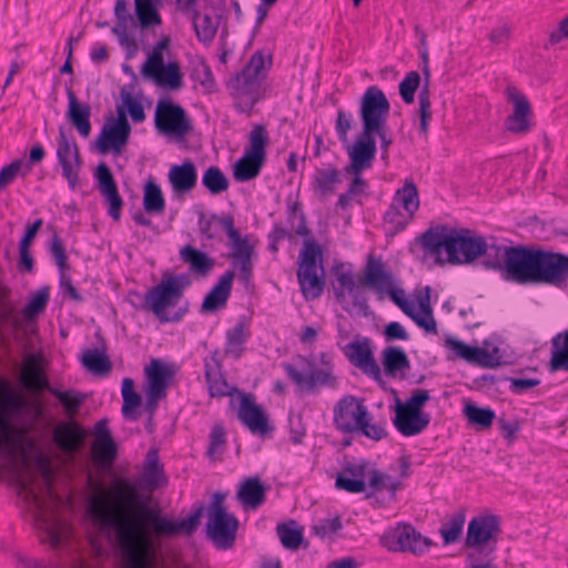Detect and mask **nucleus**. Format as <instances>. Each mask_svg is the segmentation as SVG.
Returning <instances> with one entry per match:
<instances>
[{"instance_id":"nucleus-27","label":"nucleus","mask_w":568,"mask_h":568,"mask_svg":"<svg viewBox=\"0 0 568 568\" xmlns=\"http://www.w3.org/2000/svg\"><path fill=\"white\" fill-rule=\"evenodd\" d=\"M128 6L129 2L126 0H116L114 7L116 23L112 28V32L118 36L120 44L125 47L126 57L132 58L139 51V43L134 36L128 33V26L131 23L132 27L140 28V23L138 21V14L135 13V17H133Z\"/></svg>"},{"instance_id":"nucleus-34","label":"nucleus","mask_w":568,"mask_h":568,"mask_svg":"<svg viewBox=\"0 0 568 568\" xmlns=\"http://www.w3.org/2000/svg\"><path fill=\"white\" fill-rule=\"evenodd\" d=\"M168 179L175 195H184L191 192L197 183L195 163L191 159H185L181 164H173Z\"/></svg>"},{"instance_id":"nucleus-42","label":"nucleus","mask_w":568,"mask_h":568,"mask_svg":"<svg viewBox=\"0 0 568 568\" xmlns=\"http://www.w3.org/2000/svg\"><path fill=\"white\" fill-rule=\"evenodd\" d=\"M101 345L98 348H87L82 353L81 363L91 373L104 376L112 371V362L106 354V343L101 333L95 334Z\"/></svg>"},{"instance_id":"nucleus-46","label":"nucleus","mask_w":568,"mask_h":568,"mask_svg":"<svg viewBox=\"0 0 568 568\" xmlns=\"http://www.w3.org/2000/svg\"><path fill=\"white\" fill-rule=\"evenodd\" d=\"M430 287H425V295L418 297L419 313L415 311L409 312L410 317L418 327L423 328L428 334H437V324L433 316V308L430 306Z\"/></svg>"},{"instance_id":"nucleus-62","label":"nucleus","mask_w":568,"mask_h":568,"mask_svg":"<svg viewBox=\"0 0 568 568\" xmlns=\"http://www.w3.org/2000/svg\"><path fill=\"white\" fill-rule=\"evenodd\" d=\"M48 229L53 231V235L50 240L49 252L51 257L59 270V275L69 273L71 264L63 241L60 239L54 227L49 225Z\"/></svg>"},{"instance_id":"nucleus-54","label":"nucleus","mask_w":568,"mask_h":568,"mask_svg":"<svg viewBox=\"0 0 568 568\" xmlns=\"http://www.w3.org/2000/svg\"><path fill=\"white\" fill-rule=\"evenodd\" d=\"M118 454V446L112 439L93 440L92 443V459L95 466L101 469H109L112 467Z\"/></svg>"},{"instance_id":"nucleus-18","label":"nucleus","mask_w":568,"mask_h":568,"mask_svg":"<svg viewBox=\"0 0 568 568\" xmlns=\"http://www.w3.org/2000/svg\"><path fill=\"white\" fill-rule=\"evenodd\" d=\"M241 423L254 435L262 438H272L275 427L270 422L265 409L256 403L252 393L240 392V406L237 412Z\"/></svg>"},{"instance_id":"nucleus-52","label":"nucleus","mask_w":568,"mask_h":568,"mask_svg":"<svg viewBox=\"0 0 568 568\" xmlns=\"http://www.w3.org/2000/svg\"><path fill=\"white\" fill-rule=\"evenodd\" d=\"M416 115L418 119V134L427 140L429 125L433 119L430 88H427V83H423L418 93V109L416 111Z\"/></svg>"},{"instance_id":"nucleus-33","label":"nucleus","mask_w":568,"mask_h":568,"mask_svg":"<svg viewBox=\"0 0 568 568\" xmlns=\"http://www.w3.org/2000/svg\"><path fill=\"white\" fill-rule=\"evenodd\" d=\"M141 74L144 79H149L158 87L166 90L178 91L184 85L181 65L176 60L169 61L155 69L141 70Z\"/></svg>"},{"instance_id":"nucleus-58","label":"nucleus","mask_w":568,"mask_h":568,"mask_svg":"<svg viewBox=\"0 0 568 568\" xmlns=\"http://www.w3.org/2000/svg\"><path fill=\"white\" fill-rule=\"evenodd\" d=\"M392 202L409 213V216H414L419 209L417 185L413 181H406L404 186L396 191Z\"/></svg>"},{"instance_id":"nucleus-7","label":"nucleus","mask_w":568,"mask_h":568,"mask_svg":"<svg viewBox=\"0 0 568 568\" xmlns=\"http://www.w3.org/2000/svg\"><path fill=\"white\" fill-rule=\"evenodd\" d=\"M131 294L143 300L140 306L133 304L135 308L151 312L161 323H180L190 312V303L185 301L180 305L183 297L162 274L160 282L143 296L136 291Z\"/></svg>"},{"instance_id":"nucleus-53","label":"nucleus","mask_w":568,"mask_h":568,"mask_svg":"<svg viewBox=\"0 0 568 568\" xmlns=\"http://www.w3.org/2000/svg\"><path fill=\"white\" fill-rule=\"evenodd\" d=\"M50 300V286L44 285L39 288L28 301L21 311L23 322L33 323L42 314Z\"/></svg>"},{"instance_id":"nucleus-60","label":"nucleus","mask_w":568,"mask_h":568,"mask_svg":"<svg viewBox=\"0 0 568 568\" xmlns=\"http://www.w3.org/2000/svg\"><path fill=\"white\" fill-rule=\"evenodd\" d=\"M276 531L283 547L286 549L296 550L304 540L303 529L296 525L295 520L278 524Z\"/></svg>"},{"instance_id":"nucleus-15","label":"nucleus","mask_w":568,"mask_h":568,"mask_svg":"<svg viewBox=\"0 0 568 568\" xmlns=\"http://www.w3.org/2000/svg\"><path fill=\"white\" fill-rule=\"evenodd\" d=\"M390 103L384 91L377 85L368 87L359 101V118L363 130L377 132L387 124Z\"/></svg>"},{"instance_id":"nucleus-28","label":"nucleus","mask_w":568,"mask_h":568,"mask_svg":"<svg viewBox=\"0 0 568 568\" xmlns=\"http://www.w3.org/2000/svg\"><path fill=\"white\" fill-rule=\"evenodd\" d=\"M343 353L354 366L368 373L375 381L383 383L381 369L374 358L371 341L368 338H364L362 342L353 341L346 344L343 347Z\"/></svg>"},{"instance_id":"nucleus-17","label":"nucleus","mask_w":568,"mask_h":568,"mask_svg":"<svg viewBox=\"0 0 568 568\" xmlns=\"http://www.w3.org/2000/svg\"><path fill=\"white\" fill-rule=\"evenodd\" d=\"M116 110L118 118L110 116L95 140V149L100 154L112 152L119 155L129 142L131 125L123 115L122 109Z\"/></svg>"},{"instance_id":"nucleus-20","label":"nucleus","mask_w":568,"mask_h":568,"mask_svg":"<svg viewBox=\"0 0 568 568\" xmlns=\"http://www.w3.org/2000/svg\"><path fill=\"white\" fill-rule=\"evenodd\" d=\"M368 409L363 399L353 395L344 396L334 406V424L342 433H356L357 426L367 416Z\"/></svg>"},{"instance_id":"nucleus-39","label":"nucleus","mask_w":568,"mask_h":568,"mask_svg":"<svg viewBox=\"0 0 568 568\" xmlns=\"http://www.w3.org/2000/svg\"><path fill=\"white\" fill-rule=\"evenodd\" d=\"M179 255L181 261L187 264L190 271L197 277H206L215 266L214 257L191 244L182 246Z\"/></svg>"},{"instance_id":"nucleus-24","label":"nucleus","mask_w":568,"mask_h":568,"mask_svg":"<svg viewBox=\"0 0 568 568\" xmlns=\"http://www.w3.org/2000/svg\"><path fill=\"white\" fill-rule=\"evenodd\" d=\"M20 433L22 435L21 448L14 450V453L8 454L4 449L0 452V455H3L10 460H14L19 455L23 460L27 459L28 453H36L34 457V466L40 473V475L48 481H50L53 477V470L51 466L50 458L44 455L36 445L34 440L31 438H26L21 430H13L12 433L0 432V444L4 445L10 442V438L13 434Z\"/></svg>"},{"instance_id":"nucleus-36","label":"nucleus","mask_w":568,"mask_h":568,"mask_svg":"<svg viewBox=\"0 0 568 568\" xmlns=\"http://www.w3.org/2000/svg\"><path fill=\"white\" fill-rule=\"evenodd\" d=\"M252 336L251 323L246 316H241L236 324L225 333L224 354L240 359L245 352V344Z\"/></svg>"},{"instance_id":"nucleus-47","label":"nucleus","mask_w":568,"mask_h":568,"mask_svg":"<svg viewBox=\"0 0 568 568\" xmlns=\"http://www.w3.org/2000/svg\"><path fill=\"white\" fill-rule=\"evenodd\" d=\"M143 209L151 215H159L165 211L162 189L152 176L148 179L143 187Z\"/></svg>"},{"instance_id":"nucleus-10","label":"nucleus","mask_w":568,"mask_h":568,"mask_svg":"<svg viewBox=\"0 0 568 568\" xmlns=\"http://www.w3.org/2000/svg\"><path fill=\"white\" fill-rule=\"evenodd\" d=\"M381 545L392 552H409L422 557L433 546L429 537L422 535L410 523H398L384 531L379 539Z\"/></svg>"},{"instance_id":"nucleus-21","label":"nucleus","mask_w":568,"mask_h":568,"mask_svg":"<svg viewBox=\"0 0 568 568\" xmlns=\"http://www.w3.org/2000/svg\"><path fill=\"white\" fill-rule=\"evenodd\" d=\"M93 178L97 189L105 199L108 214L113 221H120L124 203L110 166L105 162H100L94 170Z\"/></svg>"},{"instance_id":"nucleus-16","label":"nucleus","mask_w":568,"mask_h":568,"mask_svg":"<svg viewBox=\"0 0 568 568\" xmlns=\"http://www.w3.org/2000/svg\"><path fill=\"white\" fill-rule=\"evenodd\" d=\"M57 144V158L62 169V175L68 181L70 189L75 190L80 182L79 172L83 162L71 130L60 125Z\"/></svg>"},{"instance_id":"nucleus-41","label":"nucleus","mask_w":568,"mask_h":568,"mask_svg":"<svg viewBox=\"0 0 568 568\" xmlns=\"http://www.w3.org/2000/svg\"><path fill=\"white\" fill-rule=\"evenodd\" d=\"M144 374L146 377V388L166 395V388L170 381L175 375L172 366L165 364L160 358H152L150 364L145 366Z\"/></svg>"},{"instance_id":"nucleus-57","label":"nucleus","mask_w":568,"mask_h":568,"mask_svg":"<svg viewBox=\"0 0 568 568\" xmlns=\"http://www.w3.org/2000/svg\"><path fill=\"white\" fill-rule=\"evenodd\" d=\"M298 258L300 265L297 270L320 268V271H323V248L315 239L304 240Z\"/></svg>"},{"instance_id":"nucleus-55","label":"nucleus","mask_w":568,"mask_h":568,"mask_svg":"<svg viewBox=\"0 0 568 568\" xmlns=\"http://www.w3.org/2000/svg\"><path fill=\"white\" fill-rule=\"evenodd\" d=\"M270 134L264 124H254L248 135V145L245 149L247 154L266 161Z\"/></svg>"},{"instance_id":"nucleus-59","label":"nucleus","mask_w":568,"mask_h":568,"mask_svg":"<svg viewBox=\"0 0 568 568\" xmlns=\"http://www.w3.org/2000/svg\"><path fill=\"white\" fill-rule=\"evenodd\" d=\"M332 273L337 282V285L333 284L335 298L338 302H343L345 300V292H353L354 286L357 284L355 281V275L351 270H345L343 263L334 265Z\"/></svg>"},{"instance_id":"nucleus-5","label":"nucleus","mask_w":568,"mask_h":568,"mask_svg":"<svg viewBox=\"0 0 568 568\" xmlns=\"http://www.w3.org/2000/svg\"><path fill=\"white\" fill-rule=\"evenodd\" d=\"M300 361L306 365L307 373L303 374L291 363L281 364L286 376L296 385L302 394H318L322 388L335 389L338 386L337 376L334 374V355L329 352L318 354L320 366L306 356H300Z\"/></svg>"},{"instance_id":"nucleus-23","label":"nucleus","mask_w":568,"mask_h":568,"mask_svg":"<svg viewBox=\"0 0 568 568\" xmlns=\"http://www.w3.org/2000/svg\"><path fill=\"white\" fill-rule=\"evenodd\" d=\"M371 132L362 129L353 144L348 141L347 144L343 145L349 158V163L344 168H349L351 171H366L373 166L377 153V144L376 139L372 136Z\"/></svg>"},{"instance_id":"nucleus-31","label":"nucleus","mask_w":568,"mask_h":568,"mask_svg":"<svg viewBox=\"0 0 568 568\" xmlns=\"http://www.w3.org/2000/svg\"><path fill=\"white\" fill-rule=\"evenodd\" d=\"M234 277L235 272L233 270H227L220 276L219 281L204 296L201 313L212 314L226 306L232 293Z\"/></svg>"},{"instance_id":"nucleus-3","label":"nucleus","mask_w":568,"mask_h":568,"mask_svg":"<svg viewBox=\"0 0 568 568\" xmlns=\"http://www.w3.org/2000/svg\"><path fill=\"white\" fill-rule=\"evenodd\" d=\"M85 515L119 554L122 568H141L140 555L135 545L138 521L126 517L120 524L113 516L106 515L93 506L88 507Z\"/></svg>"},{"instance_id":"nucleus-1","label":"nucleus","mask_w":568,"mask_h":568,"mask_svg":"<svg viewBox=\"0 0 568 568\" xmlns=\"http://www.w3.org/2000/svg\"><path fill=\"white\" fill-rule=\"evenodd\" d=\"M419 242L429 254L439 256L446 252L447 261L453 265L470 264L487 251L485 237L474 235L469 229L447 224L429 227L420 235Z\"/></svg>"},{"instance_id":"nucleus-22","label":"nucleus","mask_w":568,"mask_h":568,"mask_svg":"<svg viewBox=\"0 0 568 568\" xmlns=\"http://www.w3.org/2000/svg\"><path fill=\"white\" fill-rule=\"evenodd\" d=\"M206 7L211 8L212 13L201 14L197 8L193 9L191 12V19L193 23V28L196 34V38L200 42L204 44H211L215 39L217 29L221 24L222 12L224 10V1L223 0H204Z\"/></svg>"},{"instance_id":"nucleus-13","label":"nucleus","mask_w":568,"mask_h":568,"mask_svg":"<svg viewBox=\"0 0 568 568\" xmlns=\"http://www.w3.org/2000/svg\"><path fill=\"white\" fill-rule=\"evenodd\" d=\"M500 532V518L497 515L475 516L468 523L465 547L488 556L496 550Z\"/></svg>"},{"instance_id":"nucleus-40","label":"nucleus","mask_w":568,"mask_h":568,"mask_svg":"<svg viewBox=\"0 0 568 568\" xmlns=\"http://www.w3.org/2000/svg\"><path fill=\"white\" fill-rule=\"evenodd\" d=\"M270 486L265 485L258 476L246 478L237 490V499L245 509H257L266 500Z\"/></svg>"},{"instance_id":"nucleus-30","label":"nucleus","mask_w":568,"mask_h":568,"mask_svg":"<svg viewBox=\"0 0 568 568\" xmlns=\"http://www.w3.org/2000/svg\"><path fill=\"white\" fill-rule=\"evenodd\" d=\"M514 103V110L505 120V128L514 134L529 133L534 123V113L527 97L523 93H514L510 95Z\"/></svg>"},{"instance_id":"nucleus-63","label":"nucleus","mask_w":568,"mask_h":568,"mask_svg":"<svg viewBox=\"0 0 568 568\" xmlns=\"http://www.w3.org/2000/svg\"><path fill=\"white\" fill-rule=\"evenodd\" d=\"M120 95L122 104L118 105V108L122 109L123 115L126 118V113H129L134 123L143 122L146 115L142 102L125 88L121 89Z\"/></svg>"},{"instance_id":"nucleus-51","label":"nucleus","mask_w":568,"mask_h":568,"mask_svg":"<svg viewBox=\"0 0 568 568\" xmlns=\"http://www.w3.org/2000/svg\"><path fill=\"white\" fill-rule=\"evenodd\" d=\"M466 521V511L464 509H459L449 516L439 528V535L443 539V544L445 546L456 544L464 530Z\"/></svg>"},{"instance_id":"nucleus-35","label":"nucleus","mask_w":568,"mask_h":568,"mask_svg":"<svg viewBox=\"0 0 568 568\" xmlns=\"http://www.w3.org/2000/svg\"><path fill=\"white\" fill-rule=\"evenodd\" d=\"M67 97H68V111L67 118L72 126L79 132V134L83 138H88L91 133V106L88 103H82L79 101L75 92L71 87L67 88Z\"/></svg>"},{"instance_id":"nucleus-37","label":"nucleus","mask_w":568,"mask_h":568,"mask_svg":"<svg viewBox=\"0 0 568 568\" xmlns=\"http://www.w3.org/2000/svg\"><path fill=\"white\" fill-rule=\"evenodd\" d=\"M366 469L367 464L364 462L358 464L347 463L337 474L335 487L352 494L364 493L366 489Z\"/></svg>"},{"instance_id":"nucleus-4","label":"nucleus","mask_w":568,"mask_h":568,"mask_svg":"<svg viewBox=\"0 0 568 568\" xmlns=\"http://www.w3.org/2000/svg\"><path fill=\"white\" fill-rule=\"evenodd\" d=\"M266 77L265 55L257 50L243 69L226 82V88L234 101L233 106L237 112L252 114L254 106L264 99L262 84Z\"/></svg>"},{"instance_id":"nucleus-9","label":"nucleus","mask_w":568,"mask_h":568,"mask_svg":"<svg viewBox=\"0 0 568 568\" xmlns=\"http://www.w3.org/2000/svg\"><path fill=\"white\" fill-rule=\"evenodd\" d=\"M359 284L363 287L374 288L381 298L387 294L404 314L409 315V312L413 311V304L406 298L404 290L394 285L393 274L386 268L382 258L376 257L373 253L367 255Z\"/></svg>"},{"instance_id":"nucleus-43","label":"nucleus","mask_w":568,"mask_h":568,"mask_svg":"<svg viewBox=\"0 0 568 568\" xmlns=\"http://www.w3.org/2000/svg\"><path fill=\"white\" fill-rule=\"evenodd\" d=\"M320 268H305L297 270V282L306 301H314L320 298L325 288V273L324 270L318 273Z\"/></svg>"},{"instance_id":"nucleus-32","label":"nucleus","mask_w":568,"mask_h":568,"mask_svg":"<svg viewBox=\"0 0 568 568\" xmlns=\"http://www.w3.org/2000/svg\"><path fill=\"white\" fill-rule=\"evenodd\" d=\"M446 346L453 351L458 358L468 363L477 364L486 368H495L499 366V357L494 356L484 347L471 346L454 337H448L446 339Z\"/></svg>"},{"instance_id":"nucleus-49","label":"nucleus","mask_w":568,"mask_h":568,"mask_svg":"<svg viewBox=\"0 0 568 568\" xmlns=\"http://www.w3.org/2000/svg\"><path fill=\"white\" fill-rule=\"evenodd\" d=\"M549 369L568 372V328L556 334L551 339Z\"/></svg>"},{"instance_id":"nucleus-2","label":"nucleus","mask_w":568,"mask_h":568,"mask_svg":"<svg viewBox=\"0 0 568 568\" xmlns=\"http://www.w3.org/2000/svg\"><path fill=\"white\" fill-rule=\"evenodd\" d=\"M520 262L516 284L547 285L557 288L567 287L568 254L537 244H525Z\"/></svg>"},{"instance_id":"nucleus-44","label":"nucleus","mask_w":568,"mask_h":568,"mask_svg":"<svg viewBox=\"0 0 568 568\" xmlns=\"http://www.w3.org/2000/svg\"><path fill=\"white\" fill-rule=\"evenodd\" d=\"M161 3L162 0H134L135 13L138 14L142 37L149 29L162 24Z\"/></svg>"},{"instance_id":"nucleus-48","label":"nucleus","mask_w":568,"mask_h":568,"mask_svg":"<svg viewBox=\"0 0 568 568\" xmlns=\"http://www.w3.org/2000/svg\"><path fill=\"white\" fill-rule=\"evenodd\" d=\"M266 161L253 158L244 151V155L233 165V176L237 182H248L257 178Z\"/></svg>"},{"instance_id":"nucleus-6","label":"nucleus","mask_w":568,"mask_h":568,"mask_svg":"<svg viewBox=\"0 0 568 568\" xmlns=\"http://www.w3.org/2000/svg\"><path fill=\"white\" fill-rule=\"evenodd\" d=\"M53 396L60 402L68 416L67 422H61L55 427L54 442L61 450L77 452L84 446L89 437V430L77 420L85 396L74 389H59L53 392Z\"/></svg>"},{"instance_id":"nucleus-26","label":"nucleus","mask_w":568,"mask_h":568,"mask_svg":"<svg viewBox=\"0 0 568 568\" xmlns=\"http://www.w3.org/2000/svg\"><path fill=\"white\" fill-rule=\"evenodd\" d=\"M204 377L211 397H226L239 392L237 387L229 385L222 373V359L219 349L212 351L210 355L204 358Z\"/></svg>"},{"instance_id":"nucleus-45","label":"nucleus","mask_w":568,"mask_h":568,"mask_svg":"<svg viewBox=\"0 0 568 568\" xmlns=\"http://www.w3.org/2000/svg\"><path fill=\"white\" fill-rule=\"evenodd\" d=\"M382 365L384 373L395 378L398 373L410 367V362L400 346H387L382 353Z\"/></svg>"},{"instance_id":"nucleus-8","label":"nucleus","mask_w":568,"mask_h":568,"mask_svg":"<svg viewBox=\"0 0 568 568\" xmlns=\"http://www.w3.org/2000/svg\"><path fill=\"white\" fill-rule=\"evenodd\" d=\"M151 496L136 494L134 503L140 508V518L143 519L150 531L156 536L173 537L180 534L192 535L200 525L203 507H197L192 514L182 520H174L161 515L159 505L150 506Z\"/></svg>"},{"instance_id":"nucleus-12","label":"nucleus","mask_w":568,"mask_h":568,"mask_svg":"<svg viewBox=\"0 0 568 568\" xmlns=\"http://www.w3.org/2000/svg\"><path fill=\"white\" fill-rule=\"evenodd\" d=\"M154 125L159 133L182 141L194 126L186 110L171 98L159 99L154 112Z\"/></svg>"},{"instance_id":"nucleus-29","label":"nucleus","mask_w":568,"mask_h":568,"mask_svg":"<svg viewBox=\"0 0 568 568\" xmlns=\"http://www.w3.org/2000/svg\"><path fill=\"white\" fill-rule=\"evenodd\" d=\"M239 525L234 515L211 518L206 524V534L216 548L227 550L235 545Z\"/></svg>"},{"instance_id":"nucleus-38","label":"nucleus","mask_w":568,"mask_h":568,"mask_svg":"<svg viewBox=\"0 0 568 568\" xmlns=\"http://www.w3.org/2000/svg\"><path fill=\"white\" fill-rule=\"evenodd\" d=\"M342 182L341 171L333 164L326 168H316L312 176L311 187L314 194L323 200L336 192V186Z\"/></svg>"},{"instance_id":"nucleus-61","label":"nucleus","mask_w":568,"mask_h":568,"mask_svg":"<svg viewBox=\"0 0 568 568\" xmlns=\"http://www.w3.org/2000/svg\"><path fill=\"white\" fill-rule=\"evenodd\" d=\"M400 209L402 207L392 202L383 215L384 225L387 227V233L390 235L403 232L414 217L409 216V213H403Z\"/></svg>"},{"instance_id":"nucleus-25","label":"nucleus","mask_w":568,"mask_h":568,"mask_svg":"<svg viewBox=\"0 0 568 568\" xmlns=\"http://www.w3.org/2000/svg\"><path fill=\"white\" fill-rule=\"evenodd\" d=\"M392 392L395 395L396 402L394 407L395 416L392 419L395 428L405 437H412L423 433L430 423V415L428 413H417L400 406L397 392L395 389H392Z\"/></svg>"},{"instance_id":"nucleus-14","label":"nucleus","mask_w":568,"mask_h":568,"mask_svg":"<svg viewBox=\"0 0 568 568\" xmlns=\"http://www.w3.org/2000/svg\"><path fill=\"white\" fill-rule=\"evenodd\" d=\"M524 248L525 244L507 246L487 243L481 264L486 270L500 272L505 281L516 283Z\"/></svg>"},{"instance_id":"nucleus-50","label":"nucleus","mask_w":568,"mask_h":568,"mask_svg":"<svg viewBox=\"0 0 568 568\" xmlns=\"http://www.w3.org/2000/svg\"><path fill=\"white\" fill-rule=\"evenodd\" d=\"M122 415L124 418L130 420H138L140 418L138 408L142 404V397L135 390L134 381L130 377H125L122 381Z\"/></svg>"},{"instance_id":"nucleus-56","label":"nucleus","mask_w":568,"mask_h":568,"mask_svg":"<svg viewBox=\"0 0 568 568\" xmlns=\"http://www.w3.org/2000/svg\"><path fill=\"white\" fill-rule=\"evenodd\" d=\"M464 414L468 423L478 430L490 428L496 419V414L490 407H480L473 402L465 404Z\"/></svg>"},{"instance_id":"nucleus-19","label":"nucleus","mask_w":568,"mask_h":568,"mask_svg":"<svg viewBox=\"0 0 568 568\" xmlns=\"http://www.w3.org/2000/svg\"><path fill=\"white\" fill-rule=\"evenodd\" d=\"M168 483L169 479L165 475L164 466L160 462V455L156 448H151L146 453L143 474L140 478L135 479L134 481L123 479V484L130 489L148 490L150 493L158 488L165 487Z\"/></svg>"},{"instance_id":"nucleus-11","label":"nucleus","mask_w":568,"mask_h":568,"mask_svg":"<svg viewBox=\"0 0 568 568\" xmlns=\"http://www.w3.org/2000/svg\"><path fill=\"white\" fill-rule=\"evenodd\" d=\"M2 470H4V467L0 466V471ZM6 470L16 474V484L19 493H23L24 500L29 504H33L39 510L36 515V520L40 529L47 535V539H41V542L48 541L52 549H59L63 542L64 524L59 519L51 521L49 517L43 514L45 507L44 500L36 493L31 484L18 473L14 464L6 467Z\"/></svg>"},{"instance_id":"nucleus-64","label":"nucleus","mask_w":568,"mask_h":568,"mask_svg":"<svg viewBox=\"0 0 568 568\" xmlns=\"http://www.w3.org/2000/svg\"><path fill=\"white\" fill-rule=\"evenodd\" d=\"M202 184L210 191L211 194L216 195L226 191L230 186L229 180L219 166H209L203 176Z\"/></svg>"}]
</instances>
